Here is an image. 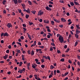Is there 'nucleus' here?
Instances as JSON below:
<instances>
[{
	"mask_svg": "<svg viewBox=\"0 0 80 80\" xmlns=\"http://www.w3.org/2000/svg\"><path fill=\"white\" fill-rule=\"evenodd\" d=\"M60 34H57V37H59V42H60V43H63V37H62V35H60Z\"/></svg>",
	"mask_w": 80,
	"mask_h": 80,
	"instance_id": "f257e3e1",
	"label": "nucleus"
},
{
	"mask_svg": "<svg viewBox=\"0 0 80 80\" xmlns=\"http://www.w3.org/2000/svg\"><path fill=\"white\" fill-rule=\"evenodd\" d=\"M9 35L8 34V33L7 32H5L4 33L2 32L1 34V37H2L3 36V37H5L6 36V37H8Z\"/></svg>",
	"mask_w": 80,
	"mask_h": 80,
	"instance_id": "f03ea898",
	"label": "nucleus"
},
{
	"mask_svg": "<svg viewBox=\"0 0 80 80\" xmlns=\"http://www.w3.org/2000/svg\"><path fill=\"white\" fill-rule=\"evenodd\" d=\"M43 12L40 10L38 12V16H39V15H43Z\"/></svg>",
	"mask_w": 80,
	"mask_h": 80,
	"instance_id": "7ed1b4c3",
	"label": "nucleus"
},
{
	"mask_svg": "<svg viewBox=\"0 0 80 80\" xmlns=\"http://www.w3.org/2000/svg\"><path fill=\"white\" fill-rule=\"evenodd\" d=\"M23 11V12H27V13H30V10L29 8H28L27 10L24 9Z\"/></svg>",
	"mask_w": 80,
	"mask_h": 80,
	"instance_id": "20e7f679",
	"label": "nucleus"
},
{
	"mask_svg": "<svg viewBox=\"0 0 80 80\" xmlns=\"http://www.w3.org/2000/svg\"><path fill=\"white\" fill-rule=\"evenodd\" d=\"M36 52L37 53H42V49H36Z\"/></svg>",
	"mask_w": 80,
	"mask_h": 80,
	"instance_id": "39448f33",
	"label": "nucleus"
},
{
	"mask_svg": "<svg viewBox=\"0 0 80 80\" xmlns=\"http://www.w3.org/2000/svg\"><path fill=\"white\" fill-rule=\"evenodd\" d=\"M7 27H8V28H10V27H12V24L10 23H8L7 24Z\"/></svg>",
	"mask_w": 80,
	"mask_h": 80,
	"instance_id": "423d86ee",
	"label": "nucleus"
},
{
	"mask_svg": "<svg viewBox=\"0 0 80 80\" xmlns=\"http://www.w3.org/2000/svg\"><path fill=\"white\" fill-rule=\"evenodd\" d=\"M53 20L55 22H56V23H59L60 22V20H57L55 19H54Z\"/></svg>",
	"mask_w": 80,
	"mask_h": 80,
	"instance_id": "0eeeda50",
	"label": "nucleus"
},
{
	"mask_svg": "<svg viewBox=\"0 0 80 80\" xmlns=\"http://www.w3.org/2000/svg\"><path fill=\"white\" fill-rule=\"evenodd\" d=\"M45 8L47 10H50V11H51V10H52L51 8L49 7H48V6L46 7Z\"/></svg>",
	"mask_w": 80,
	"mask_h": 80,
	"instance_id": "6e6552de",
	"label": "nucleus"
},
{
	"mask_svg": "<svg viewBox=\"0 0 80 80\" xmlns=\"http://www.w3.org/2000/svg\"><path fill=\"white\" fill-rule=\"evenodd\" d=\"M61 20L62 22H66V20L63 18H61Z\"/></svg>",
	"mask_w": 80,
	"mask_h": 80,
	"instance_id": "1a4fd4ad",
	"label": "nucleus"
},
{
	"mask_svg": "<svg viewBox=\"0 0 80 80\" xmlns=\"http://www.w3.org/2000/svg\"><path fill=\"white\" fill-rule=\"evenodd\" d=\"M76 33V34H78H78H79V33H80V31L78 30V29H77Z\"/></svg>",
	"mask_w": 80,
	"mask_h": 80,
	"instance_id": "9d476101",
	"label": "nucleus"
},
{
	"mask_svg": "<svg viewBox=\"0 0 80 80\" xmlns=\"http://www.w3.org/2000/svg\"><path fill=\"white\" fill-rule=\"evenodd\" d=\"M8 55H5V56L3 57V59L6 60V59H7V58H8Z\"/></svg>",
	"mask_w": 80,
	"mask_h": 80,
	"instance_id": "9b49d317",
	"label": "nucleus"
},
{
	"mask_svg": "<svg viewBox=\"0 0 80 80\" xmlns=\"http://www.w3.org/2000/svg\"><path fill=\"white\" fill-rule=\"evenodd\" d=\"M44 23H48L49 22V21L48 20H44L43 21Z\"/></svg>",
	"mask_w": 80,
	"mask_h": 80,
	"instance_id": "f8f14e48",
	"label": "nucleus"
},
{
	"mask_svg": "<svg viewBox=\"0 0 80 80\" xmlns=\"http://www.w3.org/2000/svg\"><path fill=\"white\" fill-rule=\"evenodd\" d=\"M22 6L23 9H25V4H22Z\"/></svg>",
	"mask_w": 80,
	"mask_h": 80,
	"instance_id": "ddd939ff",
	"label": "nucleus"
},
{
	"mask_svg": "<svg viewBox=\"0 0 80 80\" xmlns=\"http://www.w3.org/2000/svg\"><path fill=\"white\" fill-rule=\"evenodd\" d=\"M75 37H76V38H78V37H79V36L77 34H75Z\"/></svg>",
	"mask_w": 80,
	"mask_h": 80,
	"instance_id": "4468645a",
	"label": "nucleus"
},
{
	"mask_svg": "<svg viewBox=\"0 0 80 80\" xmlns=\"http://www.w3.org/2000/svg\"><path fill=\"white\" fill-rule=\"evenodd\" d=\"M22 60H25V56L24 55H22Z\"/></svg>",
	"mask_w": 80,
	"mask_h": 80,
	"instance_id": "2eb2a0df",
	"label": "nucleus"
},
{
	"mask_svg": "<svg viewBox=\"0 0 80 80\" xmlns=\"http://www.w3.org/2000/svg\"><path fill=\"white\" fill-rule=\"evenodd\" d=\"M28 3L30 5H32V2L30 1H28Z\"/></svg>",
	"mask_w": 80,
	"mask_h": 80,
	"instance_id": "dca6fc26",
	"label": "nucleus"
},
{
	"mask_svg": "<svg viewBox=\"0 0 80 80\" xmlns=\"http://www.w3.org/2000/svg\"><path fill=\"white\" fill-rule=\"evenodd\" d=\"M74 3H75V5H79L78 3L76 2V1L74 2Z\"/></svg>",
	"mask_w": 80,
	"mask_h": 80,
	"instance_id": "f3484780",
	"label": "nucleus"
},
{
	"mask_svg": "<svg viewBox=\"0 0 80 80\" xmlns=\"http://www.w3.org/2000/svg\"><path fill=\"white\" fill-rule=\"evenodd\" d=\"M31 13H33V14L35 15V12H36V11L33 10L32 11H31Z\"/></svg>",
	"mask_w": 80,
	"mask_h": 80,
	"instance_id": "a211bd4d",
	"label": "nucleus"
},
{
	"mask_svg": "<svg viewBox=\"0 0 80 80\" xmlns=\"http://www.w3.org/2000/svg\"><path fill=\"white\" fill-rule=\"evenodd\" d=\"M14 3L15 4V5H16L17 3V2H18L17 0H13Z\"/></svg>",
	"mask_w": 80,
	"mask_h": 80,
	"instance_id": "6ab92c4d",
	"label": "nucleus"
},
{
	"mask_svg": "<svg viewBox=\"0 0 80 80\" xmlns=\"http://www.w3.org/2000/svg\"><path fill=\"white\" fill-rule=\"evenodd\" d=\"M70 4L71 6H73V5H74V3L73 2H70Z\"/></svg>",
	"mask_w": 80,
	"mask_h": 80,
	"instance_id": "aec40b11",
	"label": "nucleus"
},
{
	"mask_svg": "<svg viewBox=\"0 0 80 80\" xmlns=\"http://www.w3.org/2000/svg\"><path fill=\"white\" fill-rule=\"evenodd\" d=\"M28 36L30 39L32 40V38H31V36H30V34H28Z\"/></svg>",
	"mask_w": 80,
	"mask_h": 80,
	"instance_id": "412c9836",
	"label": "nucleus"
},
{
	"mask_svg": "<svg viewBox=\"0 0 80 80\" xmlns=\"http://www.w3.org/2000/svg\"><path fill=\"white\" fill-rule=\"evenodd\" d=\"M6 0H3L2 1V3L3 5H5V2H6Z\"/></svg>",
	"mask_w": 80,
	"mask_h": 80,
	"instance_id": "4be33fe9",
	"label": "nucleus"
},
{
	"mask_svg": "<svg viewBox=\"0 0 80 80\" xmlns=\"http://www.w3.org/2000/svg\"><path fill=\"white\" fill-rule=\"evenodd\" d=\"M19 18L20 20H21L22 22H23V19H22V18L19 17Z\"/></svg>",
	"mask_w": 80,
	"mask_h": 80,
	"instance_id": "5701e85b",
	"label": "nucleus"
},
{
	"mask_svg": "<svg viewBox=\"0 0 80 80\" xmlns=\"http://www.w3.org/2000/svg\"><path fill=\"white\" fill-rule=\"evenodd\" d=\"M23 31H24V33H25V32H26V31L27 30V29L26 28H23Z\"/></svg>",
	"mask_w": 80,
	"mask_h": 80,
	"instance_id": "b1692460",
	"label": "nucleus"
},
{
	"mask_svg": "<svg viewBox=\"0 0 80 80\" xmlns=\"http://www.w3.org/2000/svg\"><path fill=\"white\" fill-rule=\"evenodd\" d=\"M77 45H78V42L76 41L75 42V45H74L75 47H76V46H77Z\"/></svg>",
	"mask_w": 80,
	"mask_h": 80,
	"instance_id": "393cba45",
	"label": "nucleus"
},
{
	"mask_svg": "<svg viewBox=\"0 0 80 80\" xmlns=\"http://www.w3.org/2000/svg\"><path fill=\"white\" fill-rule=\"evenodd\" d=\"M34 55V51L33 50H32L31 52V55Z\"/></svg>",
	"mask_w": 80,
	"mask_h": 80,
	"instance_id": "a878e982",
	"label": "nucleus"
},
{
	"mask_svg": "<svg viewBox=\"0 0 80 80\" xmlns=\"http://www.w3.org/2000/svg\"><path fill=\"white\" fill-rule=\"evenodd\" d=\"M22 64H23V62H19V66H20V67H21V66H22Z\"/></svg>",
	"mask_w": 80,
	"mask_h": 80,
	"instance_id": "bb28decb",
	"label": "nucleus"
},
{
	"mask_svg": "<svg viewBox=\"0 0 80 80\" xmlns=\"http://www.w3.org/2000/svg\"><path fill=\"white\" fill-rule=\"evenodd\" d=\"M79 25H78H78H76V27H77V28L78 29H79H79H80V27H79Z\"/></svg>",
	"mask_w": 80,
	"mask_h": 80,
	"instance_id": "cd10ccee",
	"label": "nucleus"
},
{
	"mask_svg": "<svg viewBox=\"0 0 80 80\" xmlns=\"http://www.w3.org/2000/svg\"><path fill=\"white\" fill-rule=\"evenodd\" d=\"M34 77L35 79H37V78H38L37 75L36 74L34 75Z\"/></svg>",
	"mask_w": 80,
	"mask_h": 80,
	"instance_id": "c85d7f7f",
	"label": "nucleus"
},
{
	"mask_svg": "<svg viewBox=\"0 0 80 80\" xmlns=\"http://www.w3.org/2000/svg\"><path fill=\"white\" fill-rule=\"evenodd\" d=\"M17 53H20L21 51H20V50L18 49V50H17Z\"/></svg>",
	"mask_w": 80,
	"mask_h": 80,
	"instance_id": "c756f323",
	"label": "nucleus"
},
{
	"mask_svg": "<svg viewBox=\"0 0 80 80\" xmlns=\"http://www.w3.org/2000/svg\"><path fill=\"white\" fill-rule=\"evenodd\" d=\"M26 18L27 19L28 18V17H29V15L27 14L25 16Z\"/></svg>",
	"mask_w": 80,
	"mask_h": 80,
	"instance_id": "7c9ffc66",
	"label": "nucleus"
},
{
	"mask_svg": "<svg viewBox=\"0 0 80 80\" xmlns=\"http://www.w3.org/2000/svg\"><path fill=\"white\" fill-rule=\"evenodd\" d=\"M22 2V0H18V2L19 3H20Z\"/></svg>",
	"mask_w": 80,
	"mask_h": 80,
	"instance_id": "2f4dec72",
	"label": "nucleus"
},
{
	"mask_svg": "<svg viewBox=\"0 0 80 80\" xmlns=\"http://www.w3.org/2000/svg\"><path fill=\"white\" fill-rule=\"evenodd\" d=\"M22 26L23 27H25V28H26V27H27V25H26L25 24H23Z\"/></svg>",
	"mask_w": 80,
	"mask_h": 80,
	"instance_id": "473e14b6",
	"label": "nucleus"
},
{
	"mask_svg": "<svg viewBox=\"0 0 80 80\" xmlns=\"http://www.w3.org/2000/svg\"><path fill=\"white\" fill-rule=\"evenodd\" d=\"M50 67L51 69H53L54 68V67L53 66V65H51Z\"/></svg>",
	"mask_w": 80,
	"mask_h": 80,
	"instance_id": "72a5a7b5",
	"label": "nucleus"
},
{
	"mask_svg": "<svg viewBox=\"0 0 80 80\" xmlns=\"http://www.w3.org/2000/svg\"><path fill=\"white\" fill-rule=\"evenodd\" d=\"M51 45L52 46H55V44L54 42L51 43Z\"/></svg>",
	"mask_w": 80,
	"mask_h": 80,
	"instance_id": "f704fd0d",
	"label": "nucleus"
},
{
	"mask_svg": "<svg viewBox=\"0 0 80 80\" xmlns=\"http://www.w3.org/2000/svg\"><path fill=\"white\" fill-rule=\"evenodd\" d=\"M18 10L19 12V13H21L22 10H21V9H18Z\"/></svg>",
	"mask_w": 80,
	"mask_h": 80,
	"instance_id": "c9c22d12",
	"label": "nucleus"
},
{
	"mask_svg": "<svg viewBox=\"0 0 80 80\" xmlns=\"http://www.w3.org/2000/svg\"><path fill=\"white\" fill-rule=\"evenodd\" d=\"M49 3H50V4H52V5H53V2L52 1H49Z\"/></svg>",
	"mask_w": 80,
	"mask_h": 80,
	"instance_id": "e433bc0d",
	"label": "nucleus"
},
{
	"mask_svg": "<svg viewBox=\"0 0 80 80\" xmlns=\"http://www.w3.org/2000/svg\"><path fill=\"white\" fill-rule=\"evenodd\" d=\"M33 22H29V25H30V26H31V25H33Z\"/></svg>",
	"mask_w": 80,
	"mask_h": 80,
	"instance_id": "4c0bfd02",
	"label": "nucleus"
},
{
	"mask_svg": "<svg viewBox=\"0 0 80 80\" xmlns=\"http://www.w3.org/2000/svg\"><path fill=\"white\" fill-rule=\"evenodd\" d=\"M69 50H70V49H69V48H68L67 50L66 51V52L68 53V52H69Z\"/></svg>",
	"mask_w": 80,
	"mask_h": 80,
	"instance_id": "58836bf2",
	"label": "nucleus"
},
{
	"mask_svg": "<svg viewBox=\"0 0 80 80\" xmlns=\"http://www.w3.org/2000/svg\"><path fill=\"white\" fill-rule=\"evenodd\" d=\"M51 24L52 25H54V21H51Z\"/></svg>",
	"mask_w": 80,
	"mask_h": 80,
	"instance_id": "ea45409f",
	"label": "nucleus"
},
{
	"mask_svg": "<svg viewBox=\"0 0 80 80\" xmlns=\"http://www.w3.org/2000/svg\"><path fill=\"white\" fill-rule=\"evenodd\" d=\"M59 27H60V28H62V27H63V26L62 25V24H61L60 25H59Z\"/></svg>",
	"mask_w": 80,
	"mask_h": 80,
	"instance_id": "a19ab883",
	"label": "nucleus"
},
{
	"mask_svg": "<svg viewBox=\"0 0 80 80\" xmlns=\"http://www.w3.org/2000/svg\"><path fill=\"white\" fill-rule=\"evenodd\" d=\"M9 52H10V51L9 50H7L6 51V52L7 53H9Z\"/></svg>",
	"mask_w": 80,
	"mask_h": 80,
	"instance_id": "79ce46f5",
	"label": "nucleus"
},
{
	"mask_svg": "<svg viewBox=\"0 0 80 80\" xmlns=\"http://www.w3.org/2000/svg\"><path fill=\"white\" fill-rule=\"evenodd\" d=\"M41 61L42 63H43V62H45V60L44 59H42L41 60Z\"/></svg>",
	"mask_w": 80,
	"mask_h": 80,
	"instance_id": "37998d69",
	"label": "nucleus"
},
{
	"mask_svg": "<svg viewBox=\"0 0 80 80\" xmlns=\"http://www.w3.org/2000/svg\"><path fill=\"white\" fill-rule=\"evenodd\" d=\"M68 74V72H67L65 73L64 75L65 76H67V75Z\"/></svg>",
	"mask_w": 80,
	"mask_h": 80,
	"instance_id": "c03bdc74",
	"label": "nucleus"
},
{
	"mask_svg": "<svg viewBox=\"0 0 80 80\" xmlns=\"http://www.w3.org/2000/svg\"><path fill=\"white\" fill-rule=\"evenodd\" d=\"M60 61H61V62H64V61H65L64 58H62L61 59Z\"/></svg>",
	"mask_w": 80,
	"mask_h": 80,
	"instance_id": "a18cd8bd",
	"label": "nucleus"
},
{
	"mask_svg": "<svg viewBox=\"0 0 80 80\" xmlns=\"http://www.w3.org/2000/svg\"><path fill=\"white\" fill-rule=\"evenodd\" d=\"M39 47L43 49V48H44V46H39Z\"/></svg>",
	"mask_w": 80,
	"mask_h": 80,
	"instance_id": "49530a36",
	"label": "nucleus"
},
{
	"mask_svg": "<svg viewBox=\"0 0 80 80\" xmlns=\"http://www.w3.org/2000/svg\"><path fill=\"white\" fill-rule=\"evenodd\" d=\"M77 64H78V65H79V66L80 67V62H79V61H78V62H77Z\"/></svg>",
	"mask_w": 80,
	"mask_h": 80,
	"instance_id": "de8ad7c7",
	"label": "nucleus"
},
{
	"mask_svg": "<svg viewBox=\"0 0 80 80\" xmlns=\"http://www.w3.org/2000/svg\"><path fill=\"white\" fill-rule=\"evenodd\" d=\"M22 76L21 75H19V76H18L17 77V78H21Z\"/></svg>",
	"mask_w": 80,
	"mask_h": 80,
	"instance_id": "09e8293b",
	"label": "nucleus"
},
{
	"mask_svg": "<svg viewBox=\"0 0 80 80\" xmlns=\"http://www.w3.org/2000/svg\"><path fill=\"white\" fill-rule=\"evenodd\" d=\"M20 38L22 40L24 39V37L23 36H21L20 37Z\"/></svg>",
	"mask_w": 80,
	"mask_h": 80,
	"instance_id": "8fccbe9b",
	"label": "nucleus"
},
{
	"mask_svg": "<svg viewBox=\"0 0 80 80\" xmlns=\"http://www.w3.org/2000/svg\"><path fill=\"white\" fill-rule=\"evenodd\" d=\"M43 58H44L45 59H48V58L45 56H43Z\"/></svg>",
	"mask_w": 80,
	"mask_h": 80,
	"instance_id": "3c124183",
	"label": "nucleus"
},
{
	"mask_svg": "<svg viewBox=\"0 0 80 80\" xmlns=\"http://www.w3.org/2000/svg\"><path fill=\"white\" fill-rule=\"evenodd\" d=\"M3 13H4V14H6L7 13V12H6V11L4 10L3 11Z\"/></svg>",
	"mask_w": 80,
	"mask_h": 80,
	"instance_id": "603ef678",
	"label": "nucleus"
},
{
	"mask_svg": "<svg viewBox=\"0 0 80 80\" xmlns=\"http://www.w3.org/2000/svg\"><path fill=\"white\" fill-rule=\"evenodd\" d=\"M41 67L43 68H45V66L44 65H41Z\"/></svg>",
	"mask_w": 80,
	"mask_h": 80,
	"instance_id": "864d4df0",
	"label": "nucleus"
},
{
	"mask_svg": "<svg viewBox=\"0 0 80 80\" xmlns=\"http://www.w3.org/2000/svg\"><path fill=\"white\" fill-rule=\"evenodd\" d=\"M52 77V75L50 74V75L49 76V78H51V77Z\"/></svg>",
	"mask_w": 80,
	"mask_h": 80,
	"instance_id": "5fc2aeb1",
	"label": "nucleus"
},
{
	"mask_svg": "<svg viewBox=\"0 0 80 80\" xmlns=\"http://www.w3.org/2000/svg\"><path fill=\"white\" fill-rule=\"evenodd\" d=\"M33 2L34 3H35L36 5H38V3H37V2H36V1H33Z\"/></svg>",
	"mask_w": 80,
	"mask_h": 80,
	"instance_id": "6e6d98bb",
	"label": "nucleus"
},
{
	"mask_svg": "<svg viewBox=\"0 0 80 80\" xmlns=\"http://www.w3.org/2000/svg\"><path fill=\"white\" fill-rule=\"evenodd\" d=\"M68 62H69V63H72V61H71V60H69Z\"/></svg>",
	"mask_w": 80,
	"mask_h": 80,
	"instance_id": "4d7b16f0",
	"label": "nucleus"
},
{
	"mask_svg": "<svg viewBox=\"0 0 80 80\" xmlns=\"http://www.w3.org/2000/svg\"><path fill=\"white\" fill-rule=\"evenodd\" d=\"M30 63H28L27 65V67H30Z\"/></svg>",
	"mask_w": 80,
	"mask_h": 80,
	"instance_id": "13d9d810",
	"label": "nucleus"
},
{
	"mask_svg": "<svg viewBox=\"0 0 80 80\" xmlns=\"http://www.w3.org/2000/svg\"><path fill=\"white\" fill-rule=\"evenodd\" d=\"M48 34H49V35H50V36H51V37H52V35H52V34L50 33H48Z\"/></svg>",
	"mask_w": 80,
	"mask_h": 80,
	"instance_id": "bf43d9fd",
	"label": "nucleus"
},
{
	"mask_svg": "<svg viewBox=\"0 0 80 80\" xmlns=\"http://www.w3.org/2000/svg\"><path fill=\"white\" fill-rule=\"evenodd\" d=\"M77 57H78V60H80V56H79L78 55L77 56Z\"/></svg>",
	"mask_w": 80,
	"mask_h": 80,
	"instance_id": "052dcab7",
	"label": "nucleus"
},
{
	"mask_svg": "<svg viewBox=\"0 0 80 80\" xmlns=\"http://www.w3.org/2000/svg\"><path fill=\"white\" fill-rule=\"evenodd\" d=\"M59 2H60V3H63L64 2L62 0H60Z\"/></svg>",
	"mask_w": 80,
	"mask_h": 80,
	"instance_id": "680f3d73",
	"label": "nucleus"
},
{
	"mask_svg": "<svg viewBox=\"0 0 80 80\" xmlns=\"http://www.w3.org/2000/svg\"><path fill=\"white\" fill-rule=\"evenodd\" d=\"M41 44V42H38V45H41V44Z\"/></svg>",
	"mask_w": 80,
	"mask_h": 80,
	"instance_id": "e2e57ef3",
	"label": "nucleus"
},
{
	"mask_svg": "<svg viewBox=\"0 0 80 80\" xmlns=\"http://www.w3.org/2000/svg\"><path fill=\"white\" fill-rule=\"evenodd\" d=\"M60 72V70H57V73H59Z\"/></svg>",
	"mask_w": 80,
	"mask_h": 80,
	"instance_id": "0e129e2a",
	"label": "nucleus"
},
{
	"mask_svg": "<svg viewBox=\"0 0 80 80\" xmlns=\"http://www.w3.org/2000/svg\"><path fill=\"white\" fill-rule=\"evenodd\" d=\"M48 6L49 7H50V8H52V7H53V6H52V5L51 4H49L48 5Z\"/></svg>",
	"mask_w": 80,
	"mask_h": 80,
	"instance_id": "69168bd1",
	"label": "nucleus"
},
{
	"mask_svg": "<svg viewBox=\"0 0 80 80\" xmlns=\"http://www.w3.org/2000/svg\"><path fill=\"white\" fill-rule=\"evenodd\" d=\"M64 47L65 49L67 48V45H65L64 46Z\"/></svg>",
	"mask_w": 80,
	"mask_h": 80,
	"instance_id": "338daca9",
	"label": "nucleus"
},
{
	"mask_svg": "<svg viewBox=\"0 0 80 80\" xmlns=\"http://www.w3.org/2000/svg\"><path fill=\"white\" fill-rule=\"evenodd\" d=\"M50 51H53V48H50Z\"/></svg>",
	"mask_w": 80,
	"mask_h": 80,
	"instance_id": "774afa93",
	"label": "nucleus"
}]
</instances>
